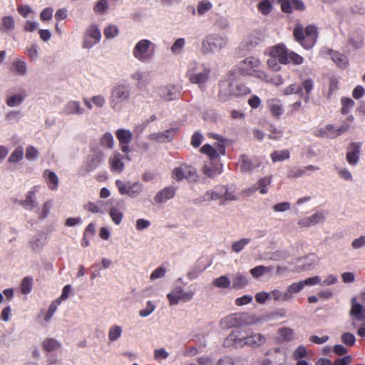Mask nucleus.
Instances as JSON below:
<instances>
[{"mask_svg":"<svg viewBox=\"0 0 365 365\" xmlns=\"http://www.w3.org/2000/svg\"><path fill=\"white\" fill-rule=\"evenodd\" d=\"M266 53L269 56L267 61V66L274 71L281 70L282 64L292 63L294 65H301L304 58L297 53L289 51L284 44H277L269 48Z\"/></svg>","mask_w":365,"mask_h":365,"instance_id":"1","label":"nucleus"},{"mask_svg":"<svg viewBox=\"0 0 365 365\" xmlns=\"http://www.w3.org/2000/svg\"><path fill=\"white\" fill-rule=\"evenodd\" d=\"M238 195L236 189L227 185H217L208 189L203 195L196 199L197 202L219 201L220 205L225 206L230 202L237 201Z\"/></svg>","mask_w":365,"mask_h":365,"instance_id":"2","label":"nucleus"},{"mask_svg":"<svg viewBox=\"0 0 365 365\" xmlns=\"http://www.w3.org/2000/svg\"><path fill=\"white\" fill-rule=\"evenodd\" d=\"M251 90L244 83L230 76L227 79L219 83L218 98L221 102H227L233 97L249 94Z\"/></svg>","mask_w":365,"mask_h":365,"instance_id":"3","label":"nucleus"},{"mask_svg":"<svg viewBox=\"0 0 365 365\" xmlns=\"http://www.w3.org/2000/svg\"><path fill=\"white\" fill-rule=\"evenodd\" d=\"M131 86L126 83H118L115 84L110 91L109 104L114 111L122 110L125 103H127L131 97Z\"/></svg>","mask_w":365,"mask_h":365,"instance_id":"4","label":"nucleus"},{"mask_svg":"<svg viewBox=\"0 0 365 365\" xmlns=\"http://www.w3.org/2000/svg\"><path fill=\"white\" fill-rule=\"evenodd\" d=\"M155 44L151 41L143 38L139 40L132 49L133 58L141 63H148L154 56Z\"/></svg>","mask_w":365,"mask_h":365,"instance_id":"5","label":"nucleus"},{"mask_svg":"<svg viewBox=\"0 0 365 365\" xmlns=\"http://www.w3.org/2000/svg\"><path fill=\"white\" fill-rule=\"evenodd\" d=\"M227 43L226 36L217 34H210L202 39L200 52L203 55L215 53L225 48Z\"/></svg>","mask_w":365,"mask_h":365,"instance_id":"6","label":"nucleus"},{"mask_svg":"<svg viewBox=\"0 0 365 365\" xmlns=\"http://www.w3.org/2000/svg\"><path fill=\"white\" fill-rule=\"evenodd\" d=\"M210 73V70L205 64L192 60L187 65L186 76L191 83L201 84L207 81Z\"/></svg>","mask_w":365,"mask_h":365,"instance_id":"7","label":"nucleus"},{"mask_svg":"<svg viewBox=\"0 0 365 365\" xmlns=\"http://www.w3.org/2000/svg\"><path fill=\"white\" fill-rule=\"evenodd\" d=\"M259 319L247 313H236L224 318L221 323L226 327H240L257 324Z\"/></svg>","mask_w":365,"mask_h":365,"instance_id":"8","label":"nucleus"},{"mask_svg":"<svg viewBox=\"0 0 365 365\" xmlns=\"http://www.w3.org/2000/svg\"><path fill=\"white\" fill-rule=\"evenodd\" d=\"M196 293L195 284L189 287L185 291L181 286H175L168 294L167 298L170 306L177 305L180 302H190Z\"/></svg>","mask_w":365,"mask_h":365,"instance_id":"9","label":"nucleus"},{"mask_svg":"<svg viewBox=\"0 0 365 365\" xmlns=\"http://www.w3.org/2000/svg\"><path fill=\"white\" fill-rule=\"evenodd\" d=\"M230 337L235 341V344L240 346L245 345L249 346L252 348H258L263 346L267 339L265 336L260 333H252L245 337L238 338L234 332L230 334Z\"/></svg>","mask_w":365,"mask_h":365,"instance_id":"10","label":"nucleus"},{"mask_svg":"<svg viewBox=\"0 0 365 365\" xmlns=\"http://www.w3.org/2000/svg\"><path fill=\"white\" fill-rule=\"evenodd\" d=\"M172 178L177 181L185 179L189 182H196L198 175L195 168L187 164H182L173 170Z\"/></svg>","mask_w":365,"mask_h":365,"instance_id":"11","label":"nucleus"},{"mask_svg":"<svg viewBox=\"0 0 365 365\" xmlns=\"http://www.w3.org/2000/svg\"><path fill=\"white\" fill-rule=\"evenodd\" d=\"M115 185L121 195H127L133 198L138 196L143 190V184L139 182H124L120 180H117L115 181Z\"/></svg>","mask_w":365,"mask_h":365,"instance_id":"12","label":"nucleus"},{"mask_svg":"<svg viewBox=\"0 0 365 365\" xmlns=\"http://www.w3.org/2000/svg\"><path fill=\"white\" fill-rule=\"evenodd\" d=\"M272 182V175L265 176L259 179L257 182L251 187L244 190L243 192L247 196L253 195L256 191H259L262 195H265L269 192V187L271 185Z\"/></svg>","mask_w":365,"mask_h":365,"instance_id":"13","label":"nucleus"},{"mask_svg":"<svg viewBox=\"0 0 365 365\" xmlns=\"http://www.w3.org/2000/svg\"><path fill=\"white\" fill-rule=\"evenodd\" d=\"M101 39V33L96 25L88 27L84 34L83 48L89 49L98 43Z\"/></svg>","mask_w":365,"mask_h":365,"instance_id":"14","label":"nucleus"},{"mask_svg":"<svg viewBox=\"0 0 365 365\" xmlns=\"http://www.w3.org/2000/svg\"><path fill=\"white\" fill-rule=\"evenodd\" d=\"M155 93L156 96L165 101L175 100L179 96V91L174 85L161 86L155 88Z\"/></svg>","mask_w":365,"mask_h":365,"instance_id":"15","label":"nucleus"},{"mask_svg":"<svg viewBox=\"0 0 365 365\" xmlns=\"http://www.w3.org/2000/svg\"><path fill=\"white\" fill-rule=\"evenodd\" d=\"M41 185L33 186L25 195V199L20 202V205L26 210L31 211L38 205L36 194L39 192Z\"/></svg>","mask_w":365,"mask_h":365,"instance_id":"16","label":"nucleus"},{"mask_svg":"<svg viewBox=\"0 0 365 365\" xmlns=\"http://www.w3.org/2000/svg\"><path fill=\"white\" fill-rule=\"evenodd\" d=\"M103 158L104 156L102 152L95 151L92 153L87 157L83 165V170L86 173L93 172L99 167Z\"/></svg>","mask_w":365,"mask_h":365,"instance_id":"17","label":"nucleus"},{"mask_svg":"<svg viewBox=\"0 0 365 365\" xmlns=\"http://www.w3.org/2000/svg\"><path fill=\"white\" fill-rule=\"evenodd\" d=\"M260 64L261 61L258 58L249 56L240 63V70L243 75L252 76L257 72Z\"/></svg>","mask_w":365,"mask_h":365,"instance_id":"18","label":"nucleus"},{"mask_svg":"<svg viewBox=\"0 0 365 365\" xmlns=\"http://www.w3.org/2000/svg\"><path fill=\"white\" fill-rule=\"evenodd\" d=\"M62 113L64 115H82L85 113V109L81 106L78 101L70 100L63 106Z\"/></svg>","mask_w":365,"mask_h":365,"instance_id":"19","label":"nucleus"},{"mask_svg":"<svg viewBox=\"0 0 365 365\" xmlns=\"http://www.w3.org/2000/svg\"><path fill=\"white\" fill-rule=\"evenodd\" d=\"M201 152L209 155L210 159L214 160L220 155L225 154V147L222 143H217L213 146L206 144L201 148Z\"/></svg>","mask_w":365,"mask_h":365,"instance_id":"20","label":"nucleus"},{"mask_svg":"<svg viewBox=\"0 0 365 365\" xmlns=\"http://www.w3.org/2000/svg\"><path fill=\"white\" fill-rule=\"evenodd\" d=\"M361 145L357 143H351L346 148V160L347 163L355 166L359 160Z\"/></svg>","mask_w":365,"mask_h":365,"instance_id":"21","label":"nucleus"},{"mask_svg":"<svg viewBox=\"0 0 365 365\" xmlns=\"http://www.w3.org/2000/svg\"><path fill=\"white\" fill-rule=\"evenodd\" d=\"M319 170V167L313 165H309L303 167H294L290 170L288 178L296 179L310 175L312 173L318 171Z\"/></svg>","mask_w":365,"mask_h":365,"instance_id":"22","label":"nucleus"},{"mask_svg":"<svg viewBox=\"0 0 365 365\" xmlns=\"http://www.w3.org/2000/svg\"><path fill=\"white\" fill-rule=\"evenodd\" d=\"M264 39V35L260 31H251L244 39V46L247 49L250 50L252 48L257 46L262 42Z\"/></svg>","mask_w":365,"mask_h":365,"instance_id":"23","label":"nucleus"},{"mask_svg":"<svg viewBox=\"0 0 365 365\" xmlns=\"http://www.w3.org/2000/svg\"><path fill=\"white\" fill-rule=\"evenodd\" d=\"M324 218V215L322 212H317L310 216L302 218L298 221L297 225L300 227H309L323 222Z\"/></svg>","mask_w":365,"mask_h":365,"instance_id":"24","label":"nucleus"},{"mask_svg":"<svg viewBox=\"0 0 365 365\" xmlns=\"http://www.w3.org/2000/svg\"><path fill=\"white\" fill-rule=\"evenodd\" d=\"M115 135L119 140L121 150L125 153H128L129 143H130L133 137L130 131L125 129H118L116 131Z\"/></svg>","mask_w":365,"mask_h":365,"instance_id":"25","label":"nucleus"},{"mask_svg":"<svg viewBox=\"0 0 365 365\" xmlns=\"http://www.w3.org/2000/svg\"><path fill=\"white\" fill-rule=\"evenodd\" d=\"M177 133L176 128H171L163 132L151 133L148 139L158 143H166L172 140Z\"/></svg>","mask_w":365,"mask_h":365,"instance_id":"26","label":"nucleus"},{"mask_svg":"<svg viewBox=\"0 0 365 365\" xmlns=\"http://www.w3.org/2000/svg\"><path fill=\"white\" fill-rule=\"evenodd\" d=\"M283 12L292 13L294 10L303 11L305 9L304 3L300 0H279Z\"/></svg>","mask_w":365,"mask_h":365,"instance_id":"27","label":"nucleus"},{"mask_svg":"<svg viewBox=\"0 0 365 365\" xmlns=\"http://www.w3.org/2000/svg\"><path fill=\"white\" fill-rule=\"evenodd\" d=\"M204 175L210 178H215L223 172V165L220 162L210 163L202 167Z\"/></svg>","mask_w":365,"mask_h":365,"instance_id":"28","label":"nucleus"},{"mask_svg":"<svg viewBox=\"0 0 365 365\" xmlns=\"http://www.w3.org/2000/svg\"><path fill=\"white\" fill-rule=\"evenodd\" d=\"M108 163L110 170L115 173L120 174L124 170L123 156L119 153L112 154L109 158Z\"/></svg>","mask_w":365,"mask_h":365,"instance_id":"29","label":"nucleus"},{"mask_svg":"<svg viewBox=\"0 0 365 365\" xmlns=\"http://www.w3.org/2000/svg\"><path fill=\"white\" fill-rule=\"evenodd\" d=\"M42 177L49 190L55 191L59 185V178L53 171L46 169L43 172Z\"/></svg>","mask_w":365,"mask_h":365,"instance_id":"30","label":"nucleus"},{"mask_svg":"<svg viewBox=\"0 0 365 365\" xmlns=\"http://www.w3.org/2000/svg\"><path fill=\"white\" fill-rule=\"evenodd\" d=\"M16 27L15 19L11 15L2 16L0 20V32L2 34H9L12 32Z\"/></svg>","mask_w":365,"mask_h":365,"instance_id":"31","label":"nucleus"},{"mask_svg":"<svg viewBox=\"0 0 365 365\" xmlns=\"http://www.w3.org/2000/svg\"><path fill=\"white\" fill-rule=\"evenodd\" d=\"M306 40L309 41V43H303L302 47L305 49H309L314 46L317 41V29L314 26L309 25L305 29Z\"/></svg>","mask_w":365,"mask_h":365,"instance_id":"32","label":"nucleus"},{"mask_svg":"<svg viewBox=\"0 0 365 365\" xmlns=\"http://www.w3.org/2000/svg\"><path fill=\"white\" fill-rule=\"evenodd\" d=\"M175 194V188L170 186L163 188L162 190L158 192L155 196V201L157 203H163L167 200L172 199Z\"/></svg>","mask_w":365,"mask_h":365,"instance_id":"33","label":"nucleus"},{"mask_svg":"<svg viewBox=\"0 0 365 365\" xmlns=\"http://www.w3.org/2000/svg\"><path fill=\"white\" fill-rule=\"evenodd\" d=\"M11 71L16 76L22 77L26 76L28 74V66L26 62L20 58H17L12 63Z\"/></svg>","mask_w":365,"mask_h":365,"instance_id":"34","label":"nucleus"},{"mask_svg":"<svg viewBox=\"0 0 365 365\" xmlns=\"http://www.w3.org/2000/svg\"><path fill=\"white\" fill-rule=\"evenodd\" d=\"M105 202L102 200H98L96 202H88L84 206L83 208L85 210L90 212L93 214H99L104 215L105 214Z\"/></svg>","mask_w":365,"mask_h":365,"instance_id":"35","label":"nucleus"},{"mask_svg":"<svg viewBox=\"0 0 365 365\" xmlns=\"http://www.w3.org/2000/svg\"><path fill=\"white\" fill-rule=\"evenodd\" d=\"M268 108L274 117L279 118L284 113L283 106L280 100L272 98L267 101Z\"/></svg>","mask_w":365,"mask_h":365,"instance_id":"36","label":"nucleus"},{"mask_svg":"<svg viewBox=\"0 0 365 365\" xmlns=\"http://www.w3.org/2000/svg\"><path fill=\"white\" fill-rule=\"evenodd\" d=\"M350 314L354 317L356 320L365 321V307L361 304L353 302Z\"/></svg>","mask_w":365,"mask_h":365,"instance_id":"37","label":"nucleus"},{"mask_svg":"<svg viewBox=\"0 0 365 365\" xmlns=\"http://www.w3.org/2000/svg\"><path fill=\"white\" fill-rule=\"evenodd\" d=\"M123 328L120 325L114 324L110 327L108 332L109 342L113 343L118 341L122 336Z\"/></svg>","mask_w":365,"mask_h":365,"instance_id":"38","label":"nucleus"},{"mask_svg":"<svg viewBox=\"0 0 365 365\" xmlns=\"http://www.w3.org/2000/svg\"><path fill=\"white\" fill-rule=\"evenodd\" d=\"M186 41L185 38H178L170 46V51L175 56H180L183 53Z\"/></svg>","mask_w":365,"mask_h":365,"instance_id":"39","label":"nucleus"},{"mask_svg":"<svg viewBox=\"0 0 365 365\" xmlns=\"http://www.w3.org/2000/svg\"><path fill=\"white\" fill-rule=\"evenodd\" d=\"M44 350L48 352L55 351L61 346V342L53 338H46L42 342Z\"/></svg>","mask_w":365,"mask_h":365,"instance_id":"40","label":"nucleus"},{"mask_svg":"<svg viewBox=\"0 0 365 365\" xmlns=\"http://www.w3.org/2000/svg\"><path fill=\"white\" fill-rule=\"evenodd\" d=\"M248 284L247 275L242 273H237L232 280V287L233 289H242Z\"/></svg>","mask_w":365,"mask_h":365,"instance_id":"41","label":"nucleus"},{"mask_svg":"<svg viewBox=\"0 0 365 365\" xmlns=\"http://www.w3.org/2000/svg\"><path fill=\"white\" fill-rule=\"evenodd\" d=\"M145 73L142 69H137L130 74L131 80L135 83L137 88H141L145 84Z\"/></svg>","mask_w":365,"mask_h":365,"instance_id":"42","label":"nucleus"},{"mask_svg":"<svg viewBox=\"0 0 365 365\" xmlns=\"http://www.w3.org/2000/svg\"><path fill=\"white\" fill-rule=\"evenodd\" d=\"M318 136L324 137V138H334L337 137V133H336V128L331 124L327 125L326 126L319 128L317 130Z\"/></svg>","mask_w":365,"mask_h":365,"instance_id":"43","label":"nucleus"},{"mask_svg":"<svg viewBox=\"0 0 365 365\" xmlns=\"http://www.w3.org/2000/svg\"><path fill=\"white\" fill-rule=\"evenodd\" d=\"M270 294V299L274 300V302H289V299H288V294H287L286 290L282 291L278 288L272 289L269 292Z\"/></svg>","mask_w":365,"mask_h":365,"instance_id":"44","label":"nucleus"},{"mask_svg":"<svg viewBox=\"0 0 365 365\" xmlns=\"http://www.w3.org/2000/svg\"><path fill=\"white\" fill-rule=\"evenodd\" d=\"M304 287L302 280L289 284L286 289L289 302L293 299L294 294L300 292L304 289Z\"/></svg>","mask_w":365,"mask_h":365,"instance_id":"45","label":"nucleus"},{"mask_svg":"<svg viewBox=\"0 0 365 365\" xmlns=\"http://www.w3.org/2000/svg\"><path fill=\"white\" fill-rule=\"evenodd\" d=\"M278 334L282 341H291L295 339L294 331L289 327H282L278 329Z\"/></svg>","mask_w":365,"mask_h":365,"instance_id":"46","label":"nucleus"},{"mask_svg":"<svg viewBox=\"0 0 365 365\" xmlns=\"http://www.w3.org/2000/svg\"><path fill=\"white\" fill-rule=\"evenodd\" d=\"M270 157L273 163L281 162L287 160L290 157L289 151L287 149L276 150L271 153Z\"/></svg>","mask_w":365,"mask_h":365,"instance_id":"47","label":"nucleus"},{"mask_svg":"<svg viewBox=\"0 0 365 365\" xmlns=\"http://www.w3.org/2000/svg\"><path fill=\"white\" fill-rule=\"evenodd\" d=\"M274 270L273 266H263L259 265L250 270L251 274L255 277H261L265 274L270 273Z\"/></svg>","mask_w":365,"mask_h":365,"instance_id":"48","label":"nucleus"},{"mask_svg":"<svg viewBox=\"0 0 365 365\" xmlns=\"http://www.w3.org/2000/svg\"><path fill=\"white\" fill-rule=\"evenodd\" d=\"M250 242V238H241L232 242L231 250L233 252L239 253L242 251Z\"/></svg>","mask_w":365,"mask_h":365,"instance_id":"49","label":"nucleus"},{"mask_svg":"<svg viewBox=\"0 0 365 365\" xmlns=\"http://www.w3.org/2000/svg\"><path fill=\"white\" fill-rule=\"evenodd\" d=\"M118 0H99L93 7V11L97 14H103L106 12L111 1H117Z\"/></svg>","mask_w":365,"mask_h":365,"instance_id":"50","label":"nucleus"},{"mask_svg":"<svg viewBox=\"0 0 365 365\" xmlns=\"http://www.w3.org/2000/svg\"><path fill=\"white\" fill-rule=\"evenodd\" d=\"M109 215L113 223L117 225L121 223L123 218V212L116 207H112L110 208Z\"/></svg>","mask_w":365,"mask_h":365,"instance_id":"51","label":"nucleus"},{"mask_svg":"<svg viewBox=\"0 0 365 365\" xmlns=\"http://www.w3.org/2000/svg\"><path fill=\"white\" fill-rule=\"evenodd\" d=\"M212 284L214 287L217 288L227 289L230 287L231 281L226 275H222L217 278H215L212 281Z\"/></svg>","mask_w":365,"mask_h":365,"instance_id":"52","label":"nucleus"},{"mask_svg":"<svg viewBox=\"0 0 365 365\" xmlns=\"http://www.w3.org/2000/svg\"><path fill=\"white\" fill-rule=\"evenodd\" d=\"M120 31L118 27L114 24H109L105 27L103 34L107 39H112L119 35Z\"/></svg>","mask_w":365,"mask_h":365,"instance_id":"53","label":"nucleus"},{"mask_svg":"<svg viewBox=\"0 0 365 365\" xmlns=\"http://www.w3.org/2000/svg\"><path fill=\"white\" fill-rule=\"evenodd\" d=\"M24 158V148L22 146L17 147L10 155L8 162L11 163H16L21 161Z\"/></svg>","mask_w":365,"mask_h":365,"instance_id":"54","label":"nucleus"},{"mask_svg":"<svg viewBox=\"0 0 365 365\" xmlns=\"http://www.w3.org/2000/svg\"><path fill=\"white\" fill-rule=\"evenodd\" d=\"M60 304H61L58 302V301H56V299L51 303L43 317V320L45 322L48 323L51 320L52 317H53L55 312L58 309V307Z\"/></svg>","mask_w":365,"mask_h":365,"instance_id":"55","label":"nucleus"},{"mask_svg":"<svg viewBox=\"0 0 365 365\" xmlns=\"http://www.w3.org/2000/svg\"><path fill=\"white\" fill-rule=\"evenodd\" d=\"M52 207V201L47 200L42 204L41 207L38 210V218L41 220L46 219L50 212Z\"/></svg>","mask_w":365,"mask_h":365,"instance_id":"56","label":"nucleus"},{"mask_svg":"<svg viewBox=\"0 0 365 365\" xmlns=\"http://www.w3.org/2000/svg\"><path fill=\"white\" fill-rule=\"evenodd\" d=\"M331 58L335 63L341 68H346L348 65L347 58L339 53L333 52L331 54Z\"/></svg>","mask_w":365,"mask_h":365,"instance_id":"57","label":"nucleus"},{"mask_svg":"<svg viewBox=\"0 0 365 365\" xmlns=\"http://www.w3.org/2000/svg\"><path fill=\"white\" fill-rule=\"evenodd\" d=\"M33 278L31 277H24L21 283V290L22 294H29L32 289Z\"/></svg>","mask_w":365,"mask_h":365,"instance_id":"58","label":"nucleus"},{"mask_svg":"<svg viewBox=\"0 0 365 365\" xmlns=\"http://www.w3.org/2000/svg\"><path fill=\"white\" fill-rule=\"evenodd\" d=\"M283 93L286 96L292 94H299L300 96H302V88L299 84L292 83L284 89Z\"/></svg>","mask_w":365,"mask_h":365,"instance_id":"59","label":"nucleus"},{"mask_svg":"<svg viewBox=\"0 0 365 365\" xmlns=\"http://www.w3.org/2000/svg\"><path fill=\"white\" fill-rule=\"evenodd\" d=\"M335 170L338 175L344 180L348 182L353 181V175L347 168L337 166L335 167Z\"/></svg>","mask_w":365,"mask_h":365,"instance_id":"60","label":"nucleus"},{"mask_svg":"<svg viewBox=\"0 0 365 365\" xmlns=\"http://www.w3.org/2000/svg\"><path fill=\"white\" fill-rule=\"evenodd\" d=\"M301 86L302 88H304L306 93L304 101L306 102H308L309 101V94L312 92L314 87L313 81L311 79H306L302 81Z\"/></svg>","mask_w":365,"mask_h":365,"instance_id":"61","label":"nucleus"},{"mask_svg":"<svg viewBox=\"0 0 365 365\" xmlns=\"http://www.w3.org/2000/svg\"><path fill=\"white\" fill-rule=\"evenodd\" d=\"M155 304L151 301H148L144 309L139 312V316L141 317H147L150 316L155 309Z\"/></svg>","mask_w":365,"mask_h":365,"instance_id":"62","label":"nucleus"},{"mask_svg":"<svg viewBox=\"0 0 365 365\" xmlns=\"http://www.w3.org/2000/svg\"><path fill=\"white\" fill-rule=\"evenodd\" d=\"M38 157V150L32 145H29L26 149V158L29 161H34Z\"/></svg>","mask_w":365,"mask_h":365,"instance_id":"63","label":"nucleus"},{"mask_svg":"<svg viewBox=\"0 0 365 365\" xmlns=\"http://www.w3.org/2000/svg\"><path fill=\"white\" fill-rule=\"evenodd\" d=\"M92 101L95 108H103L106 103V98L102 94H98L92 96Z\"/></svg>","mask_w":365,"mask_h":365,"instance_id":"64","label":"nucleus"}]
</instances>
